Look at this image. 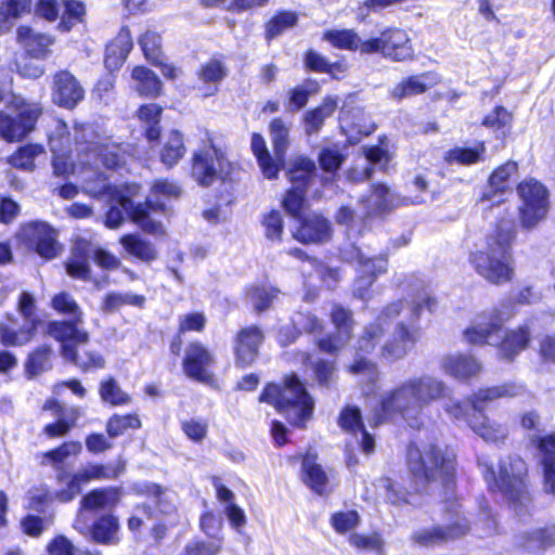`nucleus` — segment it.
<instances>
[{"mask_svg":"<svg viewBox=\"0 0 555 555\" xmlns=\"http://www.w3.org/2000/svg\"><path fill=\"white\" fill-rule=\"evenodd\" d=\"M449 391L447 384L437 377H412L382 398V411L385 416L398 413L412 427H418L423 410L430 403L447 398Z\"/></svg>","mask_w":555,"mask_h":555,"instance_id":"nucleus-1","label":"nucleus"},{"mask_svg":"<svg viewBox=\"0 0 555 555\" xmlns=\"http://www.w3.org/2000/svg\"><path fill=\"white\" fill-rule=\"evenodd\" d=\"M516 240V230L511 220L500 219L486 237L487 250L470 254L469 261L482 278H512L514 260L512 245Z\"/></svg>","mask_w":555,"mask_h":555,"instance_id":"nucleus-2","label":"nucleus"},{"mask_svg":"<svg viewBox=\"0 0 555 555\" xmlns=\"http://www.w3.org/2000/svg\"><path fill=\"white\" fill-rule=\"evenodd\" d=\"M408 463L414 477L428 483L433 491L440 488L444 491L446 500L454 493V455L435 443L422 448L410 446Z\"/></svg>","mask_w":555,"mask_h":555,"instance_id":"nucleus-3","label":"nucleus"},{"mask_svg":"<svg viewBox=\"0 0 555 555\" xmlns=\"http://www.w3.org/2000/svg\"><path fill=\"white\" fill-rule=\"evenodd\" d=\"M189 168L190 177L202 188L231 182L235 171L234 163L211 135L192 152Z\"/></svg>","mask_w":555,"mask_h":555,"instance_id":"nucleus-4","label":"nucleus"},{"mask_svg":"<svg viewBox=\"0 0 555 555\" xmlns=\"http://www.w3.org/2000/svg\"><path fill=\"white\" fill-rule=\"evenodd\" d=\"M259 400L268 402L278 411L285 413L288 421L298 427H304L312 416L313 400L296 375L285 377L282 386L268 385Z\"/></svg>","mask_w":555,"mask_h":555,"instance_id":"nucleus-5","label":"nucleus"},{"mask_svg":"<svg viewBox=\"0 0 555 555\" xmlns=\"http://www.w3.org/2000/svg\"><path fill=\"white\" fill-rule=\"evenodd\" d=\"M273 154L268 150L264 138L259 132L250 135V151L257 165L268 180H276L285 167L286 153L291 144V128L282 117H274L268 126Z\"/></svg>","mask_w":555,"mask_h":555,"instance_id":"nucleus-6","label":"nucleus"},{"mask_svg":"<svg viewBox=\"0 0 555 555\" xmlns=\"http://www.w3.org/2000/svg\"><path fill=\"white\" fill-rule=\"evenodd\" d=\"M119 207L111 206L105 212L104 223L109 229L119 228L125 220L124 210L129 219L137 224L144 233L153 236H165L166 230L160 221L151 218L154 211L165 212L167 207L164 203L146 198L143 203L134 204L132 198L122 193L115 197Z\"/></svg>","mask_w":555,"mask_h":555,"instance_id":"nucleus-7","label":"nucleus"},{"mask_svg":"<svg viewBox=\"0 0 555 555\" xmlns=\"http://www.w3.org/2000/svg\"><path fill=\"white\" fill-rule=\"evenodd\" d=\"M524 392V387L515 383H506L500 386L479 389L470 397L473 415L468 418V426L482 439L499 441L507 435L506 429L498 424H490L483 414L488 403L500 398H512Z\"/></svg>","mask_w":555,"mask_h":555,"instance_id":"nucleus-8","label":"nucleus"},{"mask_svg":"<svg viewBox=\"0 0 555 555\" xmlns=\"http://www.w3.org/2000/svg\"><path fill=\"white\" fill-rule=\"evenodd\" d=\"M520 201L517 217L522 230L532 231L543 222L550 211V191L538 179L528 177L516 184Z\"/></svg>","mask_w":555,"mask_h":555,"instance_id":"nucleus-9","label":"nucleus"},{"mask_svg":"<svg viewBox=\"0 0 555 555\" xmlns=\"http://www.w3.org/2000/svg\"><path fill=\"white\" fill-rule=\"evenodd\" d=\"M502 321L494 318L488 323H478L477 325L465 331V338L469 344H500V354L504 359L514 358L519 351L527 348L530 340V332L527 326H521L516 331H512L505 335L504 339L500 341Z\"/></svg>","mask_w":555,"mask_h":555,"instance_id":"nucleus-10","label":"nucleus"},{"mask_svg":"<svg viewBox=\"0 0 555 555\" xmlns=\"http://www.w3.org/2000/svg\"><path fill=\"white\" fill-rule=\"evenodd\" d=\"M366 55L380 54L395 63H405L415 60V49L408 31L400 27H387L378 36L364 40Z\"/></svg>","mask_w":555,"mask_h":555,"instance_id":"nucleus-11","label":"nucleus"},{"mask_svg":"<svg viewBox=\"0 0 555 555\" xmlns=\"http://www.w3.org/2000/svg\"><path fill=\"white\" fill-rule=\"evenodd\" d=\"M51 306L62 314L70 315V321H53L48 324L47 333L60 343L74 340L77 344H86L89 333L79 328L83 322V313L76 300L66 292L53 296Z\"/></svg>","mask_w":555,"mask_h":555,"instance_id":"nucleus-12","label":"nucleus"},{"mask_svg":"<svg viewBox=\"0 0 555 555\" xmlns=\"http://www.w3.org/2000/svg\"><path fill=\"white\" fill-rule=\"evenodd\" d=\"M527 465L518 456H508L500 465L499 480L494 472L489 469L486 479L493 480L494 486L504 493L512 503L526 505L530 499L526 486Z\"/></svg>","mask_w":555,"mask_h":555,"instance_id":"nucleus-13","label":"nucleus"},{"mask_svg":"<svg viewBox=\"0 0 555 555\" xmlns=\"http://www.w3.org/2000/svg\"><path fill=\"white\" fill-rule=\"evenodd\" d=\"M384 336V328L376 323H369L363 327L361 335L357 340L353 360L348 364L347 370L350 374L360 376L363 380L374 383L378 376L376 364L366 358L379 345Z\"/></svg>","mask_w":555,"mask_h":555,"instance_id":"nucleus-14","label":"nucleus"},{"mask_svg":"<svg viewBox=\"0 0 555 555\" xmlns=\"http://www.w3.org/2000/svg\"><path fill=\"white\" fill-rule=\"evenodd\" d=\"M43 113L39 103L21 101L16 104V116L0 112V137L7 142H18L36 128Z\"/></svg>","mask_w":555,"mask_h":555,"instance_id":"nucleus-15","label":"nucleus"},{"mask_svg":"<svg viewBox=\"0 0 555 555\" xmlns=\"http://www.w3.org/2000/svg\"><path fill=\"white\" fill-rule=\"evenodd\" d=\"M126 463L118 460L116 464H92L82 466L75 474L66 478V488L56 491L54 498L61 502H69L81 492L83 485L92 480L116 479L125 470Z\"/></svg>","mask_w":555,"mask_h":555,"instance_id":"nucleus-16","label":"nucleus"},{"mask_svg":"<svg viewBox=\"0 0 555 555\" xmlns=\"http://www.w3.org/2000/svg\"><path fill=\"white\" fill-rule=\"evenodd\" d=\"M18 241L46 260L54 259L62 249L56 230L43 221L36 220L22 224Z\"/></svg>","mask_w":555,"mask_h":555,"instance_id":"nucleus-17","label":"nucleus"},{"mask_svg":"<svg viewBox=\"0 0 555 555\" xmlns=\"http://www.w3.org/2000/svg\"><path fill=\"white\" fill-rule=\"evenodd\" d=\"M518 170L519 165L513 159H507L494 167L479 193L478 203H489L490 206L502 204L504 195L511 190L512 180L517 176Z\"/></svg>","mask_w":555,"mask_h":555,"instance_id":"nucleus-18","label":"nucleus"},{"mask_svg":"<svg viewBox=\"0 0 555 555\" xmlns=\"http://www.w3.org/2000/svg\"><path fill=\"white\" fill-rule=\"evenodd\" d=\"M95 158L108 171L126 169L135 158V146L129 142H118L111 137L94 143L90 149Z\"/></svg>","mask_w":555,"mask_h":555,"instance_id":"nucleus-19","label":"nucleus"},{"mask_svg":"<svg viewBox=\"0 0 555 555\" xmlns=\"http://www.w3.org/2000/svg\"><path fill=\"white\" fill-rule=\"evenodd\" d=\"M296 221L297 224L292 231V236L298 243L321 245L332 240V223L321 212L306 214Z\"/></svg>","mask_w":555,"mask_h":555,"instance_id":"nucleus-20","label":"nucleus"},{"mask_svg":"<svg viewBox=\"0 0 555 555\" xmlns=\"http://www.w3.org/2000/svg\"><path fill=\"white\" fill-rule=\"evenodd\" d=\"M52 101L65 109H74L85 99V89L68 69H60L52 77Z\"/></svg>","mask_w":555,"mask_h":555,"instance_id":"nucleus-21","label":"nucleus"},{"mask_svg":"<svg viewBox=\"0 0 555 555\" xmlns=\"http://www.w3.org/2000/svg\"><path fill=\"white\" fill-rule=\"evenodd\" d=\"M420 339V328L397 324L392 335L380 346L379 358L386 361H397L404 358Z\"/></svg>","mask_w":555,"mask_h":555,"instance_id":"nucleus-22","label":"nucleus"},{"mask_svg":"<svg viewBox=\"0 0 555 555\" xmlns=\"http://www.w3.org/2000/svg\"><path fill=\"white\" fill-rule=\"evenodd\" d=\"M16 42L25 56L35 60H44L51 53L55 38L47 33L35 30L29 25H20L16 28Z\"/></svg>","mask_w":555,"mask_h":555,"instance_id":"nucleus-23","label":"nucleus"},{"mask_svg":"<svg viewBox=\"0 0 555 555\" xmlns=\"http://www.w3.org/2000/svg\"><path fill=\"white\" fill-rule=\"evenodd\" d=\"M212 362L214 358L209 350L202 344L194 341L186 347L183 371L190 378L207 384L212 380V376L208 372V366Z\"/></svg>","mask_w":555,"mask_h":555,"instance_id":"nucleus-24","label":"nucleus"},{"mask_svg":"<svg viewBox=\"0 0 555 555\" xmlns=\"http://www.w3.org/2000/svg\"><path fill=\"white\" fill-rule=\"evenodd\" d=\"M438 82L439 79L434 72L409 75L403 77L389 90V98L396 102H401L406 98L426 93L433 87L437 86Z\"/></svg>","mask_w":555,"mask_h":555,"instance_id":"nucleus-25","label":"nucleus"},{"mask_svg":"<svg viewBox=\"0 0 555 555\" xmlns=\"http://www.w3.org/2000/svg\"><path fill=\"white\" fill-rule=\"evenodd\" d=\"M302 67L307 73L326 74L330 78L339 80L348 70V63L345 57L330 61L315 49L309 48L302 52Z\"/></svg>","mask_w":555,"mask_h":555,"instance_id":"nucleus-26","label":"nucleus"},{"mask_svg":"<svg viewBox=\"0 0 555 555\" xmlns=\"http://www.w3.org/2000/svg\"><path fill=\"white\" fill-rule=\"evenodd\" d=\"M133 48L132 35L129 26L120 27L116 36L106 44L104 65L109 72L118 70L128 59Z\"/></svg>","mask_w":555,"mask_h":555,"instance_id":"nucleus-27","label":"nucleus"},{"mask_svg":"<svg viewBox=\"0 0 555 555\" xmlns=\"http://www.w3.org/2000/svg\"><path fill=\"white\" fill-rule=\"evenodd\" d=\"M468 530L469 524L467 519L460 516L456 512L455 521L447 528L434 527L431 529H424L415 532L413 539L416 543L427 546L463 537Z\"/></svg>","mask_w":555,"mask_h":555,"instance_id":"nucleus-28","label":"nucleus"},{"mask_svg":"<svg viewBox=\"0 0 555 555\" xmlns=\"http://www.w3.org/2000/svg\"><path fill=\"white\" fill-rule=\"evenodd\" d=\"M441 370L459 380H468L481 372V363L469 354L450 353L441 359Z\"/></svg>","mask_w":555,"mask_h":555,"instance_id":"nucleus-29","label":"nucleus"},{"mask_svg":"<svg viewBox=\"0 0 555 555\" xmlns=\"http://www.w3.org/2000/svg\"><path fill=\"white\" fill-rule=\"evenodd\" d=\"M131 79L134 81V90L144 99H158L164 94V83L155 72L145 65H135L131 69Z\"/></svg>","mask_w":555,"mask_h":555,"instance_id":"nucleus-30","label":"nucleus"},{"mask_svg":"<svg viewBox=\"0 0 555 555\" xmlns=\"http://www.w3.org/2000/svg\"><path fill=\"white\" fill-rule=\"evenodd\" d=\"M119 488L106 487L88 492L80 501V512L100 513L115 508L120 501Z\"/></svg>","mask_w":555,"mask_h":555,"instance_id":"nucleus-31","label":"nucleus"},{"mask_svg":"<svg viewBox=\"0 0 555 555\" xmlns=\"http://www.w3.org/2000/svg\"><path fill=\"white\" fill-rule=\"evenodd\" d=\"M317 173V166L313 159L306 155L295 156L286 169V178L291 186L301 190H309Z\"/></svg>","mask_w":555,"mask_h":555,"instance_id":"nucleus-32","label":"nucleus"},{"mask_svg":"<svg viewBox=\"0 0 555 555\" xmlns=\"http://www.w3.org/2000/svg\"><path fill=\"white\" fill-rule=\"evenodd\" d=\"M338 107V100L335 96L326 95L321 103L308 109L302 117V125L308 135L317 134L323 128L327 118H330Z\"/></svg>","mask_w":555,"mask_h":555,"instance_id":"nucleus-33","label":"nucleus"},{"mask_svg":"<svg viewBox=\"0 0 555 555\" xmlns=\"http://www.w3.org/2000/svg\"><path fill=\"white\" fill-rule=\"evenodd\" d=\"M262 333L256 326L243 328L236 336V361L242 365H249L258 353V347L262 341Z\"/></svg>","mask_w":555,"mask_h":555,"instance_id":"nucleus-34","label":"nucleus"},{"mask_svg":"<svg viewBox=\"0 0 555 555\" xmlns=\"http://www.w3.org/2000/svg\"><path fill=\"white\" fill-rule=\"evenodd\" d=\"M186 153L185 138L181 130L170 129L167 139L159 150V162L166 169L175 168Z\"/></svg>","mask_w":555,"mask_h":555,"instance_id":"nucleus-35","label":"nucleus"},{"mask_svg":"<svg viewBox=\"0 0 555 555\" xmlns=\"http://www.w3.org/2000/svg\"><path fill=\"white\" fill-rule=\"evenodd\" d=\"M487 146L485 141H476L473 146H453L449 149L443 160L449 165L473 166L486 159Z\"/></svg>","mask_w":555,"mask_h":555,"instance_id":"nucleus-36","label":"nucleus"},{"mask_svg":"<svg viewBox=\"0 0 555 555\" xmlns=\"http://www.w3.org/2000/svg\"><path fill=\"white\" fill-rule=\"evenodd\" d=\"M229 68L224 63V55L216 54L204 62L196 70L197 79L206 86L219 90L220 83L228 77Z\"/></svg>","mask_w":555,"mask_h":555,"instance_id":"nucleus-37","label":"nucleus"},{"mask_svg":"<svg viewBox=\"0 0 555 555\" xmlns=\"http://www.w3.org/2000/svg\"><path fill=\"white\" fill-rule=\"evenodd\" d=\"M322 39L335 49L359 52L360 54L366 55L363 50L364 40L360 38L354 29H327L323 31Z\"/></svg>","mask_w":555,"mask_h":555,"instance_id":"nucleus-38","label":"nucleus"},{"mask_svg":"<svg viewBox=\"0 0 555 555\" xmlns=\"http://www.w3.org/2000/svg\"><path fill=\"white\" fill-rule=\"evenodd\" d=\"M339 425L346 431L356 436L360 435V443L365 453H371L374 449V439L365 429L361 420L360 410L357 408H346L339 416Z\"/></svg>","mask_w":555,"mask_h":555,"instance_id":"nucleus-39","label":"nucleus"},{"mask_svg":"<svg viewBox=\"0 0 555 555\" xmlns=\"http://www.w3.org/2000/svg\"><path fill=\"white\" fill-rule=\"evenodd\" d=\"M90 244L79 240L72 248L65 261L66 273L72 278H90Z\"/></svg>","mask_w":555,"mask_h":555,"instance_id":"nucleus-40","label":"nucleus"},{"mask_svg":"<svg viewBox=\"0 0 555 555\" xmlns=\"http://www.w3.org/2000/svg\"><path fill=\"white\" fill-rule=\"evenodd\" d=\"M299 15L294 10H278L266 23L263 24V37L267 42H271L286 30L295 27L298 24Z\"/></svg>","mask_w":555,"mask_h":555,"instance_id":"nucleus-41","label":"nucleus"},{"mask_svg":"<svg viewBox=\"0 0 555 555\" xmlns=\"http://www.w3.org/2000/svg\"><path fill=\"white\" fill-rule=\"evenodd\" d=\"M119 243L129 256L141 261L151 262L157 258L155 246L138 233L121 235Z\"/></svg>","mask_w":555,"mask_h":555,"instance_id":"nucleus-42","label":"nucleus"},{"mask_svg":"<svg viewBox=\"0 0 555 555\" xmlns=\"http://www.w3.org/2000/svg\"><path fill=\"white\" fill-rule=\"evenodd\" d=\"M82 450V446L78 441L64 442L56 449L48 451L43 454V463L51 464L56 470V479L59 482L66 481V474L62 465L69 459L76 457Z\"/></svg>","mask_w":555,"mask_h":555,"instance_id":"nucleus-43","label":"nucleus"},{"mask_svg":"<svg viewBox=\"0 0 555 555\" xmlns=\"http://www.w3.org/2000/svg\"><path fill=\"white\" fill-rule=\"evenodd\" d=\"M119 520L113 514H105L94 520L90 533L94 542L116 544L119 541Z\"/></svg>","mask_w":555,"mask_h":555,"instance_id":"nucleus-44","label":"nucleus"},{"mask_svg":"<svg viewBox=\"0 0 555 555\" xmlns=\"http://www.w3.org/2000/svg\"><path fill=\"white\" fill-rule=\"evenodd\" d=\"M544 474V490L555 494V433L540 441Z\"/></svg>","mask_w":555,"mask_h":555,"instance_id":"nucleus-45","label":"nucleus"},{"mask_svg":"<svg viewBox=\"0 0 555 555\" xmlns=\"http://www.w3.org/2000/svg\"><path fill=\"white\" fill-rule=\"evenodd\" d=\"M62 344V356L77 364L83 371L89 369H102L105 365L104 358L94 352V351H85L82 354H79L76 350V346L78 345L74 340H68Z\"/></svg>","mask_w":555,"mask_h":555,"instance_id":"nucleus-46","label":"nucleus"},{"mask_svg":"<svg viewBox=\"0 0 555 555\" xmlns=\"http://www.w3.org/2000/svg\"><path fill=\"white\" fill-rule=\"evenodd\" d=\"M63 12L56 25L61 33L70 31L76 25L85 22L87 8L81 0H62Z\"/></svg>","mask_w":555,"mask_h":555,"instance_id":"nucleus-47","label":"nucleus"},{"mask_svg":"<svg viewBox=\"0 0 555 555\" xmlns=\"http://www.w3.org/2000/svg\"><path fill=\"white\" fill-rule=\"evenodd\" d=\"M321 91L320 82L314 78H306L302 83L288 91V106L292 111L302 109L312 95Z\"/></svg>","mask_w":555,"mask_h":555,"instance_id":"nucleus-48","label":"nucleus"},{"mask_svg":"<svg viewBox=\"0 0 555 555\" xmlns=\"http://www.w3.org/2000/svg\"><path fill=\"white\" fill-rule=\"evenodd\" d=\"M307 195V190L289 186L284 194L281 206L291 218L296 220L306 215L305 211L309 207Z\"/></svg>","mask_w":555,"mask_h":555,"instance_id":"nucleus-49","label":"nucleus"},{"mask_svg":"<svg viewBox=\"0 0 555 555\" xmlns=\"http://www.w3.org/2000/svg\"><path fill=\"white\" fill-rule=\"evenodd\" d=\"M44 152V147L39 143H27L20 146L8 157V163L20 170H34L35 159Z\"/></svg>","mask_w":555,"mask_h":555,"instance_id":"nucleus-50","label":"nucleus"},{"mask_svg":"<svg viewBox=\"0 0 555 555\" xmlns=\"http://www.w3.org/2000/svg\"><path fill=\"white\" fill-rule=\"evenodd\" d=\"M371 193L375 197L376 211L380 214H387L400 206H404L403 197L391 193L389 188L383 182L372 183Z\"/></svg>","mask_w":555,"mask_h":555,"instance_id":"nucleus-51","label":"nucleus"},{"mask_svg":"<svg viewBox=\"0 0 555 555\" xmlns=\"http://www.w3.org/2000/svg\"><path fill=\"white\" fill-rule=\"evenodd\" d=\"M306 483L317 493L323 494L327 489V476L314 459L307 455L302 461Z\"/></svg>","mask_w":555,"mask_h":555,"instance_id":"nucleus-52","label":"nucleus"},{"mask_svg":"<svg viewBox=\"0 0 555 555\" xmlns=\"http://www.w3.org/2000/svg\"><path fill=\"white\" fill-rule=\"evenodd\" d=\"M138 43L149 64L155 63L158 59H165L159 33L147 29L138 38Z\"/></svg>","mask_w":555,"mask_h":555,"instance_id":"nucleus-53","label":"nucleus"},{"mask_svg":"<svg viewBox=\"0 0 555 555\" xmlns=\"http://www.w3.org/2000/svg\"><path fill=\"white\" fill-rule=\"evenodd\" d=\"M358 270L362 278H377L387 272L388 257L386 255H377L365 257L361 251L357 253Z\"/></svg>","mask_w":555,"mask_h":555,"instance_id":"nucleus-54","label":"nucleus"},{"mask_svg":"<svg viewBox=\"0 0 555 555\" xmlns=\"http://www.w3.org/2000/svg\"><path fill=\"white\" fill-rule=\"evenodd\" d=\"M99 393L101 399L111 405H125L131 401V397L121 389L114 377L101 382Z\"/></svg>","mask_w":555,"mask_h":555,"instance_id":"nucleus-55","label":"nucleus"},{"mask_svg":"<svg viewBox=\"0 0 555 555\" xmlns=\"http://www.w3.org/2000/svg\"><path fill=\"white\" fill-rule=\"evenodd\" d=\"M17 310L24 319V326L36 333L37 326L40 323V318L37 313V306L34 296L27 292H23L18 298Z\"/></svg>","mask_w":555,"mask_h":555,"instance_id":"nucleus-56","label":"nucleus"},{"mask_svg":"<svg viewBox=\"0 0 555 555\" xmlns=\"http://www.w3.org/2000/svg\"><path fill=\"white\" fill-rule=\"evenodd\" d=\"M405 186L410 194L402 196L403 205H418L425 202V195L429 192V181L424 175H415Z\"/></svg>","mask_w":555,"mask_h":555,"instance_id":"nucleus-57","label":"nucleus"},{"mask_svg":"<svg viewBox=\"0 0 555 555\" xmlns=\"http://www.w3.org/2000/svg\"><path fill=\"white\" fill-rule=\"evenodd\" d=\"M513 121V114L503 105H495L493 109L487 114L481 125L492 130H509Z\"/></svg>","mask_w":555,"mask_h":555,"instance_id":"nucleus-58","label":"nucleus"},{"mask_svg":"<svg viewBox=\"0 0 555 555\" xmlns=\"http://www.w3.org/2000/svg\"><path fill=\"white\" fill-rule=\"evenodd\" d=\"M346 155L338 149L324 146L320 150L318 155V162L320 168L327 173L335 175L341 168Z\"/></svg>","mask_w":555,"mask_h":555,"instance_id":"nucleus-59","label":"nucleus"},{"mask_svg":"<svg viewBox=\"0 0 555 555\" xmlns=\"http://www.w3.org/2000/svg\"><path fill=\"white\" fill-rule=\"evenodd\" d=\"M141 427V421L135 414L114 415L106 425L109 437L115 438L122 435L127 429H137Z\"/></svg>","mask_w":555,"mask_h":555,"instance_id":"nucleus-60","label":"nucleus"},{"mask_svg":"<svg viewBox=\"0 0 555 555\" xmlns=\"http://www.w3.org/2000/svg\"><path fill=\"white\" fill-rule=\"evenodd\" d=\"M261 223L264 228V235L273 242H281L284 233V220L276 209L270 210L262 217Z\"/></svg>","mask_w":555,"mask_h":555,"instance_id":"nucleus-61","label":"nucleus"},{"mask_svg":"<svg viewBox=\"0 0 555 555\" xmlns=\"http://www.w3.org/2000/svg\"><path fill=\"white\" fill-rule=\"evenodd\" d=\"M35 336L33 330L24 326L20 331L0 324V340L4 346H22L29 343Z\"/></svg>","mask_w":555,"mask_h":555,"instance_id":"nucleus-62","label":"nucleus"},{"mask_svg":"<svg viewBox=\"0 0 555 555\" xmlns=\"http://www.w3.org/2000/svg\"><path fill=\"white\" fill-rule=\"evenodd\" d=\"M43 409L50 411L55 418H60L68 428H73L81 415L79 408H64L55 400H48Z\"/></svg>","mask_w":555,"mask_h":555,"instance_id":"nucleus-63","label":"nucleus"},{"mask_svg":"<svg viewBox=\"0 0 555 555\" xmlns=\"http://www.w3.org/2000/svg\"><path fill=\"white\" fill-rule=\"evenodd\" d=\"M183 434L193 442L201 443L208 433V423L204 418L191 417L181 422Z\"/></svg>","mask_w":555,"mask_h":555,"instance_id":"nucleus-64","label":"nucleus"}]
</instances>
